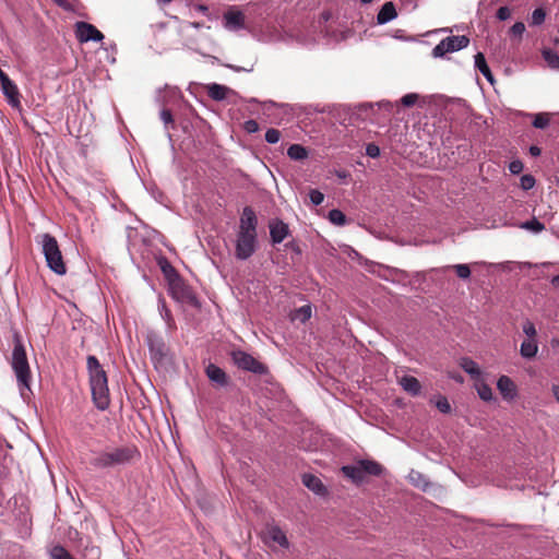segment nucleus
Listing matches in <instances>:
<instances>
[{
  "label": "nucleus",
  "mask_w": 559,
  "mask_h": 559,
  "mask_svg": "<svg viewBox=\"0 0 559 559\" xmlns=\"http://www.w3.org/2000/svg\"><path fill=\"white\" fill-rule=\"evenodd\" d=\"M140 457L138 448L133 444L106 447L103 450L91 451L90 465L96 471L119 469L130 465Z\"/></svg>",
  "instance_id": "obj_1"
},
{
  "label": "nucleus",
  "mask_w": 559,
  "mask_h": 559,
  "mask_svg": "<svg viewBox=\"0 0 559 559\" xmlns=\"http://www.w3.org/2000/svg\"><path fill=\"white\" fill-rule=\"evenodd\" d=\"M86 362L93 402L99 411H105L109 406V389L106 372L95 356H88Z\"/></svg>",
  "instance_id": "obj_2"
},
{
  "label": "nucleus",
  "mask_w": 559,
  "mask_h": 559,
  "mask_svg": "<svg viewBox=\"0 0 559 559\" xmlns=\"http://www.w3.org/2000/svg\"><path fill=\"white\" fill-rule=\"evenodd\" d=\"M11 366L16 376L21 392L23 393L24 389L29 390L31 370L25 347L19 335L14 336V348L12 352Z\"/></svg>",
  "instance_id": "obj_3"
},
{
  "label": "nucleus",
  "mask_w": 559,
  "mask_h": 559,
  "mask_svg": "<svg viewBox=\"0 0 559 559\" xmlns=\"http://www.w3.org/2000/svg\"><path fill=\"white\" fill-rule=\"evenodd\" d=\"M127 238L130 245H158L163 242V236L146 225L128 228Z\"/></svg>",
  "instance_id": "obj_4"
},
{
  "label": "nucleus",
  "mask_w": 559,
  "mask_h": 559,
  "mask_svg": "<svg viewBox=\"0 0 559 559\" xmlns=\"http://www.w3.org/2000/svg\"><path fill=\"white\" fill-rule=\"evenodd\" d=\"M231 359L234 364L242 370L250 371L255 374H265L267 373V367L257 360L250 354L237 349L231 352Z\"/></svg>",
  "instance_id": "obj_5"
},
{
  "label": "nucleus",
  "mask_w": 559,
  "mask_h": 559,
  "mask_svg": "<svg viewBox=\"0 0 559 559\" xmlns=\"http://www.w3.org/2000/svg\"><path fill=\"white\" fill-rule=\"evenodd\" d=\"M469 44L468 37L465 35L461 36H449L443 38L433 49V58H443L448 52H454L466 48Z\"/></svg>",
  "instance_id": "obj_6"
},
{
  "label": "nucleus",
  "mask_w": 559,
  "mask_h": 559,
  "mask_svg": "<svg viewBox=\"0 0 559 559\" xmlns=\"http://www.w3.org/2000/svg\"><path fill=\"white\" fill-rule=\"evenodd\" d=\"M255 213L251 207L246 206L240 218V229L245 245H252L255 237Z\"/></svg>",
  "instance_id": "obj_7"
},
{
  "label": "nucleus",
  "mask_w": 559,
  "mask_h": 559,
  "mask_svg": "<svg viewBox=\"0 0 559 559\" xmlns=\"http://www.w3.org/2000/svg\"><path fill=\"white\" fill-rule=\"evenodd\" d=\"M41 248L47 262V266L57 275H64L67 273V266L63 261V255L59 249L60 247Z\"/></svg>",
  "instance_id": "obj_8"
},
{
  "label": "nucleus",
  "mask_w": 559,
  "mask_h": 559,
  "mask_svg": "<svg viewBox=\"0 0 559 559\" xmlns=\"http://www.w3.org/2000/svg\"><path fill=\"white\" fill-rule=\"evenodd\" d=\"M75 36L80 43H98L104 39V35L99 29H97L93 24L83 21L75 23Z\"/></svg>",
  "instance_id": "obj_9"
},
{
  "label": "nucleus",
  "mask_w": 559,
  "mask_h": 559,
  "mask_svg": "<svg viewBox=\"0 0 559 559\" xmlns=\"http://www.w3.org/2000/svg\"><path fill=\"white\" fill-rule=\"evenodd\" d=\"M263 542L269 547H272V543L277 544L285 549L289 547V542L286 534L277 525H270L266 527L265 532L263 533Z\"/></svg>",
  "instance_id": "obj_10"
},
{
  "label": "nucleus",
  "mask_w": 559,
  "mask_h": 559,
  "mask_svg": "<svg viewBox=\"0 0 559 559\" xmlns=\"http://www.w3.org/2000/svg\"><path fill=\"white\" fill-rule=\"evenodd\" d=\"M224 27L228 31H239L245 28V15L241 11L231 8L223 15Z\"/></svg>",
  "instance_id": "obj_11"
},
{
  "label": "nucleus",
  "mask_w": 559,
  "mask_h": 559,
  "mask_svg": "<svg viewBox=\"0 0 559 559\" xmlns=\"http://www.w3.org/2000/svg\"><path fill=\"white\" fill-rule=\"evenodd\" d=\"M157 264L173 289L182 285L179 274L165 257H158Z\"/></svg>",
  "instance_id": "obj_12"
},
{
  "label": "nucleus",
  "mask_w": 559,
  "mask_h": 559,
  "mask_svg": "<svg viewBox=\"0 0 559 559\" xmlns=\"http://www.w3.org/2000/svg\"><path fill=\"white\" fill-rule=\"evenodd\" d=\"M0 88L3 95L7 97L8 103L13 108H20V92L16 84L11 79H8L0 83Z\"/></svg>",
  "instance_id": "obj_13"
},
{
  "label": "nucleus",
  "mask_w": 559,
  "mask_h": 559,
  "mask_svg": "<svg viewBox=\"0 0 559 559\" xmlns=\"http://www.w3.org/2000/svg\"><path fill=\"white\" fill-rule=\"evenodd\" d=\"M271 239L274 243L282 242L289 233V227L282 219L274 218L269 223Z\"/></svg>",
  "instance_id": "obj_14"
},
{
  "label": "nucleus",
  "mask_w": 559,
  "mask_h": 559,
  "mask_svg": "<svg viewBox=\"0 0 559 559\" xmlns=\"http://www.w3.org/2000/svg\"><path fill=\"white\" fill-rule=\"evenodd\" d=\"M497 388L504 400L511 401L516 396V386L508 376H501L498 379Z\"/></svg>",
  "instance_id": "obj_15"
},
{
  "label": "nucleus",
  "mask_w": 559,
  "mask_h": 559,
  "mask_svg": "<svg viewBox=\"0 0 559 559\" xmlns=\"http://www.w3.org/2000/svg\"><path fill=\"white\" fill-rule=\"evenodd\" d=\"M206 376L218 386H226L228 384V376L226 372L218 366L214 364H210L205 369Z\"/></svg>",
  "instance_id": "obj_16"
},
{
  "label": "nucleus",
  "mask_w": 559,
  "mask_h": 559,
  "mask_svg": "<svg viewBox=\"0 0 559 559\" xmlns=\"http://www.w3.org/2000/svg\"><path fill=\"white\" fill-rule=\"evenodd\" d=\"M302 484L318 496H325L328 493L321 479L312 474H305L302 476Z\"/></svg>",
  "instance_id": "obj_17"
},
{
  "label": "nucleus",
  "mask_w": 559,
  "mask_h": 559,
  "mask_svg": "<svg viewBox=\"0 0 559 559\" xmlns=\"http://www.w3.org/2000/svg\"><path fill=\"white\" fill-rule=\"evenodd\" d=\"M397 16L393 2H385L377 15V23L379 25L386 24Z\"/></svg>",
  "instance_id": "obj_18"
},
{
  "label": "nucleus",
  "mask_w": 559,
  "mask_h": 559,
  "mask_svg": "<svg viewBox=\"0 0 559 559\" xmlns=\"http://www.w3.org/2000/svg\"><path fill=\"white\" fill-rule=\"evenodd\" d=\"M400 384L402 385L403 390L409 393L413 396H417L420 394L421 385L420 382L417 380V378L413 376H403L400 379Z\"/></svg>",
  "instance_id": "obj_19"
},
{
  "label": "nucleus",
  "mask_w": 559,
  "mask_h": 559,
  "mask_svg": "<svg viewBox=\"0 0 559 559\" xmlns=\"http://www.w3.org/2000/svg\"><path fill=\"white\" fill-rule=\"evenodd\" d=\"M342 473L355 484H361L365 480L359 462L355 465H344Z\"/></svg>",
  "instance_id": "obj_20"
},
{
  "label": "nucleus",
  "mask_w": 559,
  "mask_h": 559,
  "mask_svg": "<svg viewBox=\"0 0 559 559\" xmlns=\"http://www.w3.org/2000/svg\"><path fill=\"white\" fill-rule=\"evenodd\" d=\"M474 63H475V68L478 69V71L486 78V80L490 84H493V82H495L493 75L486 62V59H485V56L483 52H477L475 55Z\"/></svg>",
  "instance_id": "obj_21"
},
{
  "label": "nucleus",
  "mask_w": 559,
  "mask_h": 559,
  "mask_svg": "<svg viewBox=\"0 0 559 559\" xmlns=\"http://www.w3.org/2000/svg\"><path fill=\"white\" fill-rule=\"evenodd\" d=\"M207 95L216 102L224 100L227 97V94L230 92V88L221 85L217 83H212L206 86Z\"/></svg>",
  "instance_id": "obj_22"
},
{
  "label": "nucleus",
  "mask_w": 559,
  "mask_h": 559,
  "mask_svg": "<svg viewBox=\"0 0 559 559\" xmlns=\"http://www.w3.org/2000/svg\"><path fill=\"white\" fill-rule=\"evenodd\" d=\"M359 465L362 469V474L366 477V475H372V476H380L383 473V467L376 461L371 460H360Z\"/></svg>",
  "instance_id": "obj_23"
},
{
  "label": "nucleus",
  "mask_w": 559,
  "mask_h": 559,
  "mask_svg": "<svg viewBox=\"0 0 559 559\" xmlns=\"http://www.w3.org/2000/svg\"><path fill=\"white\" fill-rule=\"evenodd\" d=\"M538 352V344L536 340L526 338L522 342L520 354L525 359H532Z\"/></svg>",
  "instance_id": "obj_24"
},
{
  "label": "nucleus",
  "mask_w": 559,
  "mask_h": 559,
  "mask_svg": "<svg viewBox=\"0 0 559 559\" xmlns=\"http://www.w3.org/2000/svg\"><path fill=\"white\" fill-rule=\"evenodd\" d=\"M461 368L468 373L473 379L477 380L481 376L478 365L471 358H462Z\"/></svg>",
  "instance_id": "obj_25"
},
{
  "label": "nucleus",
  "mask_w": 559,
  "mask_h": 559,
  "mask_svg": "<svg viewBox=\"0 0 559 559\" xmlns=\"http://www.w3.org/2000/svg\"><path fill=\"white\" fill-rule=\"evenodd\" d=\"M408 480L415 487L420 488L423 490H426L429 485L427 477L423 473L415 471V469H412L409 472Z\"/></svg>",
  "instance_id": "obj_26"
},
{
  "label": "nucleus",
  "mask_w": 559,
  "mask_h": 559,
  "mask_svg": "<svg viewBox=\"0 0 559 559\" xmlns=\"http://www.w3.org/2000/svg\"><path fill=\"white\" fill-rule=\"evenodd\" d=\"M287 156L293 160H302L308 157L306 147L300 144H292L287 148Z\"/></svg>",
  "instance_id": "obj_27"
},
{
  "label": "nucleus",
  "mask_w": 559,
  "mask_h": 559,
  "mask_svg": "<svg viewBox=\"0 0 559 559\" xmlns=\"http://www.w3.org/2000/svg\"><path fill=\"white\" fill-rule=\"evenodd\" d=\"M311 313H312L311 306L305 305V306H301L300 308L296 309L292 313V320L305 323L306 321H308L311 318Z\"/></svg>",
  "instance_id": "obj_28"
},
{
  "label": "nucleus",
  "mask_w": 559,
  "mask_h": 559,
  "mask_svg": "<svg viewBox=\"0 0 559 559\" xmlns=\"http://www.w3.org/2000/svg\"><path fill=\"white\" fill-rule=\"evenodd\" d=\"M158 311H159V314L163 318V320L166 322L167 326L169 329H174L175 321L173 319L171 312L168 309V307L166 306L165 300L162 298L158 299Z\"/></svg>",
  "instance_id": "obj_29"
},
{
  "label": "nucleus",
  "mask_w": 559,
  "mask_h": 559,
  "mask_svg": "<svg viewBox=\"0 0 559 559\" xmlns=\"http://www.w3.org/2000/svg\"><path fill=\"white\" fill-rule=\"evenodd\" d=\"M543 57L549 68L559 70V55L555 50L550 48L544 49Z\"/></svg>",
  "instance_id": "obj_30"
},
{
  "label": "nucleus",
  "mask_w": 559,
  "mask_h": 559,
  "mask_svg": "<svg viewBox=\"0 0 559 559\" xmlns=\"http://www.w3.org/2000/svg\"><path fill=\"white\" fill-rule=\"evenodd\" d=\"M476 390H477V393L479 395V397L485 401V402H490L493 400V393H492V390L491 388L485 383V382H481L479 384L476 385Z\"/></svg>",
  "instance_id": "obj_31"
},
{
  "label": "nucleus",
  "mask_w": 559,
  "mask_h": 559,
  "mask_svg": "<svg viewBox=\"0 0 559 559\" xmlns=\"http://www.w3.org/2000/svg\"><path fill=\"white\" fill-rule=\"evenodd\" d=\"M164 95H158L157 96V102L159 104H162L163 106H165L167 104V98H177L180 96V91L176 87H168L166 86L165 87V91H164Z\"/></svg>",
  "instance_id": "obj_32"
},
{
  "label": "nucleus",
  "mask_w": 559,
  "mask_h": 559,
  "mask_svg": "<svg viewBox=\"0 0 559 559\" xmlns=\"http://www.w3.org/2000/svg\"><path fill=\"white\" fill-rule=\"evenodd\" d=\"M329 219L332 224L336 226H343L346 223L345 214L337 209H333L329 212Z\"/></svg>",
  "instance_id": "obj_33"
},
{
  "label": "nucleus",
  "mask_w": 559,
  "mask_h": 559,
  "mask_svg": "<svg viewBox=\"0 0 559 559\" xmlns=\"http://www.w3.org/2000/svg\"><path fill=\"white\" fill-rule=\"evenodd\" d=\"M550 119L548 114H536L532 122L536 129H545L549 126Z\"/></svg>",
  "instance_id": "obj_34"
},
{
  "label": "nucleus",
  "mask_w": 559,
  "mask_h": 559,
  "mask_svg": "<svg viewBox=\"0 0 559 559\" xmlns=\"http://www.w3.org/2000/svg\"><path fill=\"white\" fill-rule=\"evenodd\" d=\"M522 228H524L526 230H530V231H532L534 234H538L542 230H544L545 226L538 219L533 218L531 221H527V222L523 223L522 224Z\"/></svg>",
  "instance_id": "obj_35"
},
{
  "label": "nucleus",
  "mask_w": 559,
  "mask_h": 559,
  "mask_svg": "<svg viewBox=\"0 0 559 559\" xmlns=\"http://www.w3.org/2000/svg\"><path fill=\"white\" fill-rule=\"evenodd\" d=\"M51 559H73L62 546H55L50 551Z\"/></svg>",
  "instance_id": "obj_36"
},
{
  "label": "nucleus",
  "mask_w": 559,
  "mask_h": 559,
  "mask_svg": "<svg viewBox=\"0 0 559 559\" xmlns=\"http://www.w3.org/2000/svg\"><path fill=\"white\" fill-rule=\"evenodd\" d=\"M546 12L542 8H537L533 11L531 16V25H540L545 22Z\"/></svg>",
  "instance_id": "obj_37"
},
{
  "label": "nucleus",
  "mask_w": 559,
  "mask_h": 559,
  "mask_svg": "<svg viewBox=\"0 0 559 559\" xmlns=\"http://www.w3.org/2000/svg\"><path fill=\"white\" fill-rule=\"evenodd\" d=\"M435 405L443 414H449L451 412V405L448 399L443 395H439L437 397Z\"/></svg>",
  "instance_id": "obj_38"
},
{
  "label": "nucleus",
  "mask_w": 559,
  "mask_h": 559,
  "mask_svg": "<svg viewBox=\"0 0 559 559\" xmlns=\"http://www.w3.org/2000/svg\"><path fill=\"white\" fill-rule=\"evenodd\" d=\"M523 333L527 336L530 340H536L537 331L533 322L530 320H526L523 325Z\"/></svg>",
  "instance_id": "obj_39"
},
{
  "label": "nucleus",
  "mask_w": 559,
  "mask_h": 559,
  "mask_svg": "<svg viewBox=\"0 0 559 559\" xmlns=\"http://www.w3.org/2000/svg\"><path fill=\"white\" fill-rule=\"evenodd\" d=\"M535 183H536L535 178L528 174L523 175L520 179V186L525 191L533 189Z\"/></svg>",
  "instance_id": "obj_40"
},
{
  "label": "nucleus",
  "mask_w": 559,
  "mask_h": 559,
  "mask_svg": "<svg viewBox=\"0 0 559 559\" xmlns=\"http://www.w3.org/2000/svg\"><path fill=\"white\" fill-rule=\"evenodd\" d=\"M255 247H236V257L240 260H246L254 253Z\"/></svg>",
  "instance_id": "obj_41"
},
{
  "label": "nucleus",
  "mask_w": 559,
  "mask_h": 559,
  "mask_svg": "<svg viewBox=\"0 0 559 559\" xmlns=\"http://www.w3.org/2000/svg\"><path fill=\"white\" fill-rule=\"evenodd\" d=\"M160 120L164 122L165 128L168 129L169 126L171 128L175 127L173 114L169 109L163 108L159 114Z\"/></svg>",
  "instance_id": "obj_42"
},
{
  "label": "nucleus",
  "mask_w": 559,
  "mask_h": 559,
  "mask_svg": "<svg viewBox=\"0 0 559 559\" xmlns=\"http://www.w3.org/2000/svg\"><path fill=\"white\" fill-rule=\"evenodd\" d=\"M453 267L455 269L456 275L460 278L466 280L471 276V270L467 264H456Z\"/></svg>",
  "instance_id": "obj_43"
},
{
  "label": "nucleus",
  "mask_w": 559,
  "mask_h": 559,
  "mask_svg": "<svg viewBox=\"0 0 559 559\" xmlns=\"http://www.w3.org/2000/svg\"><path fill=\"white\" fill-rule=\"evenodd\" d=\"M280 138H281V132L276 129H269L266 132H265V141L270 144H275L280 141Z\"/></svg>",
  "instance_id": "obj_44"
},
{
  "label": "nucleus",
  "mask_w": 559,
  "mask_h": 559,
  "mask_svg": "<svg viewBox=\"0 0 559 559\" xmlns=\"http://www.w3.org/2000/svg\"><path fill=\"white\" fill-rule=\"evenodd\" d=\"M418 99V95L416 93H409L405 94L401 99L400 103L405 107H411L416 104Z\"/></svg>",
  "instance_id": "obj_45"
},
{
  "label": "nucleus",
  "mask_w": 559,
  "mask_h": 559,
  "mask_svg": "<svg viewBox=\"0 0 559 559\" xmlns=\"http://www.w3.org/2000/svg\"><path fill=\"white\" fill-rule=\"evenodd\" d=\"M309 198L313 205H320L324 200L323 193L317 189L310 190Z\"/></svg>",
  "instance_id": "obj_46"
},
{
  "label": "nucleus",
  "mask_w": 559,
  "mask_h": 559,
  "mask_svg": "<svg viewBox=\"0 0 559 559\" xmlns=\"http://www.w3.org/2000/svg\"><path fill=\"white\" fill-rule=\"evenodd\" d=\"M254 64H255V62L253 61V62L249 63L247 67H239V66L229 64V63H225L223 66L235 71V72H252L254 69Z\"/></svg>",
  "instance_id": "obj_47"
},
{
  "label": "nucleus",
  "mask_w": 559,
  "mask_h": 559,
  "mask_svg": "<svg viewBox=\"0 0 559 559\" xmlns=\"http://www.w3.org/2000/svg\"><path fill=\"white\" fill-rule=\"evenodd\" d=\"M524 168L523 163L520 159L512 160L509 164V170L513 175H519Z\"/></svg>",
  "instance_id": "obj_48"
},
{
  "label": "nucleus",
  "mask_w": 559,
  "mask_h": 559,
  "mask_svg": "<svg viewBox=\"0 0 559 559\" xmlns=\"http://www.w3.org/2000/svg\"><path fill=\"white\" fill-rule=\"evenodd\" d=\"M510 32L513 36L521 37L523 35V33L525 32L524 23H522V22L514 23L513 26L511 27Z\"/></svg>",
  "instance_id": "obj_49"
},
{
  "label": "nucleus",
  "mask_w": 559,
  "mask_h": 559,
  "mask_svg": "<svg viewBox=\"0 0 559 559\" xmlns=\"http://www.w3.org/2000/svg\"><path fill=\"white\" fill-rule=\"evenodd\" d=\"M366 154L371 157V158H376V157H379L380 156V148L378 145L373 144V143H370L367 145L366 147Z\"/></svg>",
  "instance_id": "obj_50"
},
{
  "label": "nucleus",
  "mask_w": 559,
  "mask_h": 559,
  "mask_svg": "<svg viewBox=\"0 0 559 559\" xmlns=\"http://www.w3.org/2000/svg\"><path fill=\"white\" fill-rule=\"evenodd\" d=\"M243 128L248 133H255L259 131V123L255 120L250 119L245 122Z\"/></svg>",
  "instance_id": "obj_51"
},
{
  "label": "nucleus",
  "mask_w": 559,
  "mask_h": 559,
  "mask_svg": "<svg viewBox=\"0 0 559 559\" xmlns=\"http://www.w3.org/2000/svg\"><path fill=\"white\" fill-rule=\"evenodd\" d=\"M511 16V10L508 7H501L497 11V17L500 21H506Z\"/></svg>",
  "instance_id": "obj_52"
},
{
  "label": "nucleus",
  "mask_w": 559,
  "mask_h": 559,
  "mask_svg": "<svg viewBox=\"0 0 559 559\" xmlns=\"http://www.w3.org/2000/svg\"><path fill=\"white\" fill-rule=\"evenodd\" d=\"M377 105L379 108L385 109L388 111H391L393 109V107L395 106L394 104H392L389 100H381V102L377 103Z\"/></svg>",
  "instance_id": "obj_53"
},
{
  "label": "nucleus",
  "mask_w": 559,
  "mask_h": 559,
  "mask_svg": "<svg viewBox=\"0 0 559 559\" xmlns=\"http://www.w3.org/2000/svg\"><path fill=\"white\" fill-rule=\"evenodd\" d=\"M41 245H58V243H57V240L52 236L45 234V235H43Z\"/></svg>",
  "instance_id": "obj_54"
},
{
  "label": "nucleus",
  "mask_w": 559,
  "mask_h": 559,
  "mask_svg": "<svg viewBox=\"0 0 559 559\" xmlns=\"http://www.w3.org/2000/svg\"><path fill=\"white\" fill-rule=\"evenodd\" d=\"M551 393H552L555 400L557 401V403L559 404V384L551 385Z\"/></svg>",
  "instance_id": "obj_55"
},
{
  "label": "nucleus",
  "mask_w": 559,
  "mask_h": 559,
  "mask_svg": "<svg viewBox=\"0 0 559 559\" xmlns=\"http://www.w3.org/2000/svg\"><path fill=\"white\" fill-rule=\"evenodd\" d=\"M540 153H542V150H540L538 146H536V145H532V146L530 147V154H531L532 156H535V157H536V156H539V155H540Z\"/></svg>",
  "instance_id": "obj_56"
},
{
  "label": "nucleus",
  "mask_w": 559,
  "mask_h": 559,
  "mask_svg": "<svg viewBox=\"0 0 559 559\" xmlns=\"http://www.w3.org/2000/svg\"><path fill=\"white\" fill-rule=\"evenodd\" d=\"M551 285L556 288L559 289V275H555L552 278H551Z\"/></svg>",
  "instance_id": "obj_57"
},
{
  "label": "nucleus",
  "mask_w": 559,
  "mask_h": 559,
  "mask_svg": "<svg viewBox=\"0 0 559 559\" xmlns=\"http://www.w3.org/2000/svg\"><path fill=\"white\" fill-rule=\"evenodd\" d=\"M8 79H10L8 74L3 72L2 69L0 68V83Z\"/></svg>",
  "instance_id": "obj_58"
},
{
  "label": "nucleus",
  "mask_w": 559,
  "mask_h": 559,
  "mask_svg": "<svg viewBox=\"0 0 559 559\" xmlns=\"http://www.w3.org/2000/svg\"><path fill=\"white\" fill-rule=\"evenodd\" d=\"M190 25L197 29H199L203 26V24L200 22H191Z\"/></svg>",
  "instance_id": "obj_59"
},
{
  "label": "nucleus",
  "mask_w": 559,
  "mask_h": 559,
  "mask_svg": "<svg viewBox=\"0 0 559 559\" xmlns=\"http://www.w3.org/2000/svg\"><path fill=\"white\" fill-rule=\"evenodd\" d=\"M198 10L205 13L207 11V7L206 5H203V4H200L198 5Z\"/></svg>",
  "instance_id": "obj_60"
},
{
  "label": "nucleus",
  "mask_w": 559,
  "mask_h": 559,
  "mask_svg": "<svg viewBox=\"0 0 559 559\" xmlns=\"http://www.w3.org/2000/svg\"><path fill=\"white\" fill-rule=\"evenodd\" d=\"M337 176H338L340 178H346V177H347V174H346L345 171H343V173H338V174H337Z\"/></svg>",
  "instance_id": "obj_61"
},
{
  "label": "nucleus",
  "mask_w": 559,
  "mask_h": 559,
  "mask_svg": "<svg viewBox=\"0 0 559 559\" xmlns=\"http://www.w3.org/2000/svg\"><path fill=\"white\" fill-rule=\"evenodd\" d=\"M294 248H295V251H296V253H297V254H300V253H301V251H300V247H299V246H296V247H294Z\"/></svg>",
  "instance_id": "obj_62"
},
{
  "label": "nucleus",
  "mask_w": 559,
  "mask_h": 559,
  "mask_svg": "<svg viewBox=\"0 0 559 559\" xmlns=\"http://www.w3.org/2000/svg\"><path fill=\"white\" fill-rule=\"evenodd\" d=\"M362 3H371L373 0H360Z\"/></svg>",
  "instance_id": "obj_63"
},
{
  "label": "nucleus",
  "mask_w": 559,
  "mask_h": 559,
  "mask_svg": "<svg viewBox=\"0 0 559 559\" xmlns=\"http://www.w3.org/2000/svg\"><path fill=\"white\" fill-rule=\"evenodd\" d=\"M110 50H116V44H112V45L110 46Z\"/></svg>",
  "instance_id": "obj_64"
}]
</instances>
